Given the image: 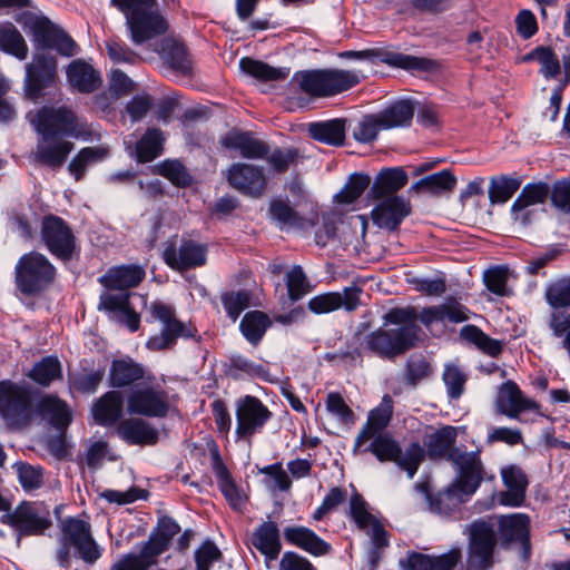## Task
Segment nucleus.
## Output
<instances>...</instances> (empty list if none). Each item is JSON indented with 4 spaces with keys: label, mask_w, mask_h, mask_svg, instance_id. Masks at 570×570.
I'll use <instances>...</instances> for the list:
<instances>
[{
    "label": "nucleus",
    "mask_w": 570,
    "mask_h": 570,
    "mask_svg": "<svg viewBox=\"0 0 570 570\" xmlns=\"http://www.w3.org/2000/svg\"><path fill=\"white\" fill-rule=\"evenodd\" d=\"M0 50L20 60L28 56V46L12 22L0 23Z\"/></svg>",
    "instance_id": "nucleus-47"
},
{
    "label": "nucleus",
    "mask_w": 570,
    "mask_h": 570,
    "mask_svg": "<svg viewBox=\"0 0 570 570\" xmlns=\"http://www.w3.org/2000/svg\"><path fill=\"white\" fill-rule=\"evenodd\" d=\"M442 380L446 386L448 396L451 400H458L462 396L468 376L456 365H446Z\"/></svg>",
    "instance_id": "nucleus-64"
},
{
    "label": "nucleus",
    "mask_w": 570,
    "mask_h": 570,
    "mask_svg": "<svg viewBox=\"0 0 570 570\" xmlns=\"http://www.w3.org/2000/svg\"><path fill=\"white\" fill-rule=\"evenodd\" d=\"M158 174L180 188L189 187L193 184V176L186 166L177 159H166L160 163Z\"/></svg>",
    "instance_id": "nucleus-55"
},
{
    "label": "nucleus",
    "mask_w": 570,
    "mask_h": 570,
    "mask_svg": "<svg viewBox=\"0 0 570 570\" xmlns=\"http://www.w3.org/2000/svg\"><path fill=\"white\" fill-rule=\"evenodd\" d=\"M294 80L311 97H332L358 85L361 77L350 70L313 69L297 71Z\"/></svg>",
    "instance_id": "nucleus-7"
},
{
    "label": "nucleus",
    "mask_w": 570,
    "mask_h": 570,
    "mask_svg": "<svg viewBox=\"0 0 570 570\" xmlns=\"http://www.w3.org/2000/svg\"><path fill=\"white\" fill-rule=\"evenodd\" d=\"M299 153L296 148H275L269 150L268 155L264 158L277 174L286 173L291 166L297 164Z\"/></svg>",
    "instance_id": "nucleus-62"
},
{
    "label": "nucleus",
    "mask_w": 570,
    "mask_h": 570,
    "mask_svg": "<svg viewBox=\"0 0 570 570\" xmlns=\"http://www.w3.org/2000/svg\"><path fill=\"white\" fill-rule=\"evenodd\" d=\"M544 298L554 309L570 306V276L550 282L546 286Z\"/></svg>",
    "instance_id": "nucleus-54"
},
{
    "label": "nucleus",
    "mask_w": 570,
    "mask_h": 570,
    "mask_svg": "<svg viewBox=\"0 0 570 570\" xmlns=\"http://www.w3.org/2000/svg\"><path fill=\"white\" fill-rule=\"evenodd\" d=\"M105 377V368L89 370L83 367L81 371L69 374V386L71 390L81 394H94Z\"/></svg>",
    "instance_id": "nucleus-51"
},
{
    "label": "nucleus",
    "mask_w": 570,
    "mask_h": 570,
    "mask_svg": "<svg viewBox=\"0 0 570 570\" xmlns=\"http://www.w3.org/2000/svg\"><path fill=\"white\" fill-rule=\"evenodd\" d=\"M521 179L517 176L500 175L490 179L489 199L492 204L507 203L520 188Z\"/></svg>",
    "instance_id": "nucleus-50"
},
{
    "label": "nucleus",
    "mask_w": 570,
    "mask_h": 570,
    "mask_svg": "<svg viewBox=\"0 0 570 570\" xmlns=\"http://www.w3.org/2000/svg\"><path fill=\"white\" fill-rule=\"evenodd\" d=\"M72 549L73 556L88 566L95 564L102 556V549L92 537L90 523L79 518L68 517L61 523L55 552L60 568L71 567Z\"/></svg>",
    "instance_id": "nucleus-3"
},
{
    "label": "nucleus",
    "mask_w": 570,
    "mask_h": 570,
    "mask_svg": "<svg viewBox=\"0 0 570 570\" xmlns=\"http://www.w3.org/2000/svg\"><path fill=\"white\" fill-rule=\"evenodd\" d=\"M0 522L11 527L18 538L41 535L52 525L49 511L28 501H22L13 511L2 514Z\"/></svg>",
    "instance_id": "nucleus-13"
},
{
    "label": "nucleus",
    "mask_w": 570,
    "mask_h": 570,
    "mask_svg": "<svg viewBox=\"0 0 570 570\" xmlns=\"http://www.w3.org/2000/svg\"><path fill=\"white\" fill-rule=\"evenodd\" d=\"M40 238L46 249L57 259L67 263L77 252L76 236L69 224L55 214L41 219Z\"/></svg>",
    "instance_id": "nucleus-12"
},
{
    "label": "nucleus",
    "mask_w": 570,
    "mask_h": 570,
    "mask_svg": "<svg viewBox=\"0 0 570 570\" xmlns=\"http://www.w3.org/2000/svg\"><path fill=\"white\" fill-rule=\"evenodd\" d=\"M213 470L217 479L218 488L230 508L237 512H242L247 498L236 484L218 452L213 455Z\"/></svg>",
    "instance_id": "nucleus-32"
},
{
    "label": "nucleus",
    "mask_w": 570,
    "mask_h": 570,
    "mask_svg": "<svg viewBox=\"0 0 570 570\" xmlns=\"http://www.w3.org/2000/svg\"><path fill=\"white\" fill-rule=\"evenodd\" d=\"M169 409L168 393L159 385L135 389L127 396V411L132 415L163 419Z\"/></svg>",
    "instance_id": "nucleus-16"
},
{
    "label": "nucleus",
    "mask_w": 570,
    "mask_h": 570,
    "mask_svg": "<svg viewBox=\"0 0 570 570\" xmlns=\"http://www.w3.org/2000/svg\"><path fill=\"white\" fill-rule=\"evenodd\" d=\"M534 59L541 63L540 72L547 79L556 78L560 73V62L551 47L539 46L534 48L525 60Z\"/></svg>",
    "instance_id": "nucleus-60"
},
{
    "label": "nucleus",
    "mask_w": 570,
    "mask_h": 570,
    "mask_svg": "<svg viewBox=\"0 0 570 570\" xmlns=\"http://www.w3.org/2000/svg\"><path fill=\"white\" fill-rule=\"evenodd\" d=\"M382 61L391 67L401 68L407 71H430L434 68V62L431 59L401 52L387 51L383 55Z\"/></svg>",
    "instance_id": "nucleus-53"
},
{
    "label": "nucleus",
    "mask_w": 570,
    "mask_h": 570,
    "mask_svg": "<svg viewBox=\"0 0 570 570\" xmlns=\"http://www.w3.org/2000/svg\"><path fill=\"white\" fill-rule=\"evenodd\" d=\"M498 537L493 524L479 519L471 523L468 543L466 570H490L494 566Z\"/></svg>",
    "instance_id": "nucleus-11"
},
{
    "label": "nucleus",
    "mask_w": 570,
    "mask_h": 570,
    "mask_svg": "<svg viewBox=\"0 0 570 570\" xmlns=\"http://www.w3.org/2000/svg\"><path fill=\"white\" fill-rule=\"evenodd\" d=\"M393 414V400L390 395H384L379 406L371 410L367 422L357 434L354 443V450L362 446L367 440L374 438L383 431L390 423Z\"/></svg>",
    "instance_id": "nucleus-34"
},
{
    "label": "nucleus",
    "mask_w": 570,
    "mask_h": 570,
    "mask_svg": "<svg viewBox=\"0 0 570 570\" xmlns=\"http://www.w3.org/2000/svg\"><path fill=\"white\" fill-rule=\"evenodd\" d=\"M462 557V549L458 546L439 556L412 551L407 553L406 567L409 570H455Z\"/></svg>",
    "instance_id": "nucleus-24"
},
{
    "label": "nucleus",
    "mask_w": 570,
    "mask_h": 570,
    "mask_svg": "<svg viewBox=\"0 0 570 570\" xmlns=\"http://www.w3.org/2000/svg\"><path fill=\"white\" fill-rule=\"evenodd\" d=\"M550 195V186L544 181L527 184L517 199L514 209L544 204Z\"/></svg>",
    "instance_id": "nucleus-57"
},
{
    "label": "nucleus",
    "mask_w": 570,
    "mask_h": 570,
    "mask_svg": "<svg viewBox=\"0 0 570 570\" xmlns=\"http://www.w3.org/2000/svg\"><path fill=\"white\" fill-rule=\"evenodd\" d=\"M144 376V366L131 357L115 358L109 367L108 384L112 389H126L142 380Z\"/></svg>",
    "instance_id": "nucleus-36"
},
{
    "label": "nucleus",
    "mask_w": 570,
    "mask_h": 570,
    "mask_svg": "<svg viewBox=\"0 0 570 570\" xmlns=\"http://www.w3.org/2000/svg\"><path fill=\"white\" fill-rule=\"evenodd\" d=\"M144 267L135 264L110 267L99 283L109 291H126L137 287L145 278Z\"/></svg>",
    "instance_id": "nucleus-28"
},
{
    "label": "nucleus",
    "mask_w": 570,
    "mask_h": 570,
    "mask_svg": "<svg viewBox=\"0 0 570 570\" xmlns=\"http://www.w3.org/2000/svg\"><path fill=\"white\" fill-rule=\"evenodd\" d=\"M37 50L52 49L63 57L76 55L77 43L60 27L47 17H39L30 26Z\"/></svg>",
    "instance_id": "nucleus-18"
},
{
    "label": "nucleus",
    "mask_w": 570,
    "mask_h": 570,
    "mask_svg": "<svg viewBox=\"0 0 570 570\" xmlns=\"http://www.w3.org/2000/svg\"><path fill=\"white\" fill-rule=\"evenodd\" d=\"M151 316L163 324L160 333L153 335L146 342V347L153 352L171 350L178 338H195L197 328L191 323H184L176 317L175 307L161 301H155L149 307Z\"/></svg>",
    "instance_id": "nucleus-8"
},
{
    "label": "nucleus",
    "mask_w": 570,
    "mask_h": 570,
    "mask_svg": "<svg viewBox=\"0 0 570 570\" xmlns=\"http://www.w3.org/2000/svg\"><path fill=\"white\" fill-rule=\"evenodd\" d=\"M415 112L414 104L409 99L396 100L377 114L383 129L409 127Z\"/></svg>",
    "instance_id": "nucleus-41"
},
{
    "label": "nucleus",
    "mask_w": 570,
    "mask_h": 570,
    "mask_svg": "<svg viewBox=\"0 0 570 570\" xmlns=\"http://www.w3.org/2000/svg\"><path fill=\"white\" fill-rule=\"evenodd\" d=\"M36 390L26 382L0 381V416L11 425H24L32 417Z\"/></svg>",
    "instance_id": "nucleus-9"
},
{
    "label": "nucleus",
    "mask_w": 570,
    "mask_h": 570,
    "mask_svg": "<svg viewBox=\"0 0 570 570\" xmlns=\"http://www.w3.org/2000/svg\"><path fill=\"white\" fill-rule=\"evenodd\" d=\"M272 326L269 316L262 311L247 312L239 323V331L248 343L257 346Z\"/></svg>",
    "instance_id": "nucleus-42"
},
{
    "label": "nucleus",
    "mask_w": 570,
    "mask_h": 570,
    "mask_svg": "<svg viewBox=\"0 0 570 570\" xmlns=\"http://www.w3.org/2000/svg\"><path fill=\"white\" fill-rule=\"evenodd\" d=\"M222 305L227 317L236 322L240 314L252 304V292L249 289L227 291L220 295Z\"/></svg>",
    "instance_id": "nucleus-52"
},
{
    "label": "nucleus",
    "mask_w": 570,
    "mask_h": 570,
    "mask_svg": "<svg viewBox=\"0 0 570 570\" xmlns=\"http://www.w3.org/2000/svg\"><path fill=\"white\" fill-rule=\"evenodd\" d=\"M450 462L456 469L455 480L441 492L439 500L451 498L453 507L468 501L484 479V466L480 451L455 453Z\"/></svg>",
    "instance_id": "nucleus-5"
},
{
    "label": "nucleus",
    "mask_w": 570,
    "mask_h": 570,
    "mask_svg": "<svg viewBox=\"0 0 570 570\" xmlns=\"http://www.w3.org/2000/svg\"><path fill=\"white\" fill-rule=\"evenodd\" d=\"M160 57L171 70L183 76L193 73V62L188 49L183 42L175 39L163 40Z\"/></svg>",
    "instance_id": "nucleus-40"
},
{
    "label": "nucleus",
    "mask_w": 570,
    "mask_h": 570,
    "mask_svg": "<svg viewBox=\"0 0 570 570\" xmlns=\"http://www.w3.org/2000/svg\"><path fill=\"white\" fill-rule=\"evenodd\" d=\"M105 149L100 147H83L70 160L68 170L73 176L76 181L83 179L87 168L100 160L106 156Z\"/></svg>",
    "instance_id": "nucleus-49"
},
{
    "label": "nucleus",
    "mask_w": 570,
    "mask_h": 570,
    "mask_svg": "<svg viewBox=\"0 0 570 570\" xmlns=\"http://www.w3.org/2000/svg\"><path fill=\"white\" fill-rule=\"evenodd\" d=\"M502 481L507 491L501 493L500 502L508 507H520L525 499L528 479L525 473L517 465H509L501 471Z\"/></svg>",
    "instance_id": "nucleus-38"
},
{
    "label": "nucleus",
    "mask_w": 570,
    "mask_h": 570,
    "mask_svg": "<svg viewBox=\"0 0 570 570\" xmlns=\"http://www.w3.org/2000/svg\"><path fill=\"white\" fill-rule=\"evenodd\" d=\"M124 395L120 391L111 390L96 399L91 406L95 422L105 428L114 426L124 415Z\"/></svg>",
    "instance_id": "nucleus-25"
},
{
    "label": "nucleus",
    "mask_w": 570,
    "mask_h": 570,
    "mask_svg": "<svg viewBox=\"0 0 570 570\" xmlns=\"http://www.w3.org/2000/svg\"><path fill=\"white\" fill-rule=\"evenodd\" d=\"M27 118L39 136L32 159L53 171L62 168L73 150V142L65 138L78 139L91 134L87 121L81 120L67 105H46L28 112Z\"/></svg>",
    "instance_id": "nucleus-1"
},
{
    "label": "nucleus",
    "mask_w": 570,
    "mask_h": 570,
    "mask_svg": "<svg viewBox=\"0 0 570 570\" xmlns=\"http://www.w3.org/2000/svg\"><path fill=\"white\" fill-rule=\"evenodd\" d=\"M268 214L281 229L295 227L304 228L306 219L283 199H273L269 203Z\"/></svg>",
    "instance_id": "nucleus-48"
},
{
    "label": "nucleus",
    "mask_w": 570,
    "mask_h": 570,
    "mask_svg": "<svg viewBox=\"0 0 570 570\" xmlns=\"http://www.w3.org/2000/svg\"><path fill=\"white\" fill-rule=\"evenodd\" d=\"M365 451L373 453L380 462H394L410 479L416 474L425 458L420 442H412L403 453L399 442L387 434L374 436Z\"/></svg>",
    "instance_id": "nucleus-10"
},
{
    "label": "nucleus",
    "mask_w": 570,
    "mask_h": 570,
    "mask_svg": "<svg viewBox=\"0 0 570 570\" xmlns=\"http://www.w3.org/2000/svg\"><path fill=\"white\" fill-rule=\"evenodd\" d=\"M286 287L291 301H299L309 289L308 279L299 265L294 266L286 274Z\"/></svg>",
    "instance_id": "nucleus-63"
},
{
    "label": "nucleus",
    "mask_w": 570,
    "mask_h": 570,
    "mask_svg": "<svg viewBox=\"0 0 570 570\" xmlns=\"http://www.w3.org/2000/svg\"><path fill=\"white\" fill-rule=\"evenodd\" d=\"M456 186V177L450 169L425 176L415 181L411 189L419 193L425 191L433 196L451 193Z\"/></svg>",
    "instance_id": "nucleus-44"
},
{
    "label": "nucleus",
    "mask_w": 570,
    "mask_h": 570,
    "mask_svg": "<svg viewBox=\"0 0 570 570\" xmlns=\"http://www.w3.org/2000/svg\"><path fill=\"white\" fill-rule=\"evenodd\" d=\"M497 405L501 414L510 419H518L520 413L527 410H538L539 404L534 400L525 399L519 385L509 380L504 382L498 393Z\"/></svg>",
    "instance_id": "nucleus-26"
},
{
    "label": "nucleus",
    "mask_w": 570,
    "mask_h": 570,
    "mask_svg": "<svg viewBox=\"0 0 570 570\" xmlns=\"http://www.w3.org/2000/svg\"><path fill=\"white\" fill-rule=\"evenodd\" d=\"M411 213L412 207L409 200L402 196H391L381 199L372 209L371 218L379 228L396 232Z\"/></svg>",
    "instance_id": "nucleus-20"
},
{
    "label": "nucleus",
    "mask_w": 570,
    "mask_h": 570,
    "mask_svg": "<svg viewBox=\"0 0 570 570\" xmlns=\"http://www.w3.org/2000/svg\"><path fill=\"white\" fill-rule=\"evenodd\" d=\"M161 258L171 269L187 272L202 267L207 262V246L189 238H181L179 246L175 237L166 243Z\"/></svg>",
    "instance_id": "nucleus-15"
},
{
    "label": "nucleus",
    "mask_w": 570,
    "mask_h": 570,
    "mask_svg": "<svg viewBox=\"0 0 570 570\" xmlns=\"http://www.w3.org/2000/svg\"><path fill=\"white\" fill-rule=\"evenodd\" d=\"M26 375L37 385L48 387L62 379V366L57 356L48 355L36 362Z\"/></svg>",
    "instance_id": "nucleus-45"
},
{
    "label": "nucleus",
    "mask_w": 570,
    "mask_h": 570,
    "mask_svg": "<svg viewBox=\"0 0 570 570\" xmlns=\"http://www.w3.org/2000/svg\"><path fill=\"white\" fill-rule=\"evenodd\" d=\"M383 326L364 333L368 323H360L355 333L363 352L382 360L394 361L417 346L422 332L417 311L413 306L393 307L383 315Z\"/></svg>",
    "instance_id": "nucleus-2"
},
{
    "label": "nucleus",
    "mask_w": 570,
    "mask_h": 570,
    "mask_svg": "<svg viewBox=\"0 0 570 570\" xmlns=\"http://www.w3.org/2000/svg\"><path fill=\"white\" fill-rule=\"evenodd\" d=\"M238 372H242L252 377H258L267 382H272L269 371L262 364H256L247 357L235 354L229 357L228 373L233 377L238 376Z\"/></svg>",
    "instance_id": "nucleus-58"
},
{
    "label": "nucleus",
    "mask_w": 570,
    "mask_h": 570,
    "mask_svg": "<svg viewBox=\"0 0 570 570\" xmlns=\"http://www.w3.org/2000/svg\"><path fill=\"white\" fill-rule=\"evenodd\" d=\"M370 184L371 177L367 174L354 173L350 176L342 190L336 194L335 199L337 203L350 205L362 196Z\"/></svg>",
    "instance_id": "nucleus-56"
},
{
    "label": "nucleus",
    "mask_w": 570,
    "mask_h": 570,
    "mask_svg": "<svg viewBox=\"0 0 570 570\" xmlns=\"http://www.w3.org/2000/svg\"><path fill=\"white\" fill-rule=\"evenodd\" d=\"M407 174L402 167L384 168L376 175L368 189L367 197L380 200L396 196L395 194L407 184Z\"/></svg>",
    "instance_id": "nucleus-30"
},
{
    "label": "nucleus",
    "mask_w": 570,
    "mask_h": 570,
    "mask_svg": "<svg viewBox=\"0 0 570 570\" xmlns=\"http://www.w3.org/2000/svg\"><path fill=\"white\" fill-rule=\"evenodd\" d=\"M227 149L238 150L247 159H264L269 153V146L255 137L252 131L228 132L222 140Z\"/></svg>",
    "instance_id": "nucleus-29"
},
{
    "label": "nucleus",
    "mask_w": 570,
    "mask_h": 570,
    "mask_svg": "<svg viewBox=\"0 0 570 570\" xmlns=\"http://www.w3.org/2000/svg\"><path fill=\"white\" fill-rule=\"evenodd\" d=\"M169 547L157 539L156 534H149L146 542L142 543L139 553H127L119 561L127 570H149L157 564V559L166 552Z\"/></svg>",
    "instance_id": "nucleus-35"
},
{
    "label": "nucleus",
    "mask_w": 570,
    "mask_h": 570,
    "mask_svg": "<svg viewBox=\"0 0 570 570\" xmlns=\"http://www.w3.org/2000/svg\"><path fill=\"white\" fill-rule=\"evenodd\" d=\"M250 544L266 561L276 560L282 550L281 532L276 522L264 521L252 533Z\"/></svg>",
    "instance_id": "nucleus-33"
},
{
    "label": "nucleus",
    "mask_w": 570,
    "mask_h": 570,
    "mask_svg": "<svg viewBox=\"0 0 570 570\" xmlns=\"http://www.w3.org/2000/svg\"><path fill=\"white\" fill-rule=\"evenodd\" d=\"M124 13L134 45L140 46L168 30L167 20L153 8L156 0H110Z\"/></svg>",
    "instance_id": "nucleus-4"
},
{
    "label": "nucleus",
    "mask_w": 570,
    "mask_h": 570,
    "mask_svg": "<svg viewBox=\"0 0 570 570\" xmlns=\"http://www.w3.org/2000/svg\"><path fill=\"white\" fill-rule=\"evenodd\" d=\"M35 410L59 431L66 430L72 421V413L67 402L55 394L42 395L36 403Z\"/></svg>",
    "instance_id": "nucleus-31"
},
{
    "label": "nucleus",
    "mask_w": 570,
    "mask_h": 570,
    "mask_svg": "<svg viewBox=\"0 0 570 570\" xmlns=\"http://www.w3.org/2000/svg\"><path fill=\"white\" fill-rule=\"evenodd\" d=\"M283 534L288 544L295 546L313 557L326 556L332 551V546L309 528L286 527Z\"/></svg>",
    "instance_id": "nucleus-27"
},
{
    "label": "nucleus",
    "mask_w": 570,
    "mask_h": 570,
    "mask_svg": "<svg viewBox=\"0 0 570 570\" xmlns=\"http://www.w3.org/2000/svg\"><path fill=\"white\" fill-rule=\"evenodd\" d=\"M66 73L69 85L80 94H91L102 82L100 72L81 59L71 61Z\"/></svg>",
    "instance_id": "nucleus-37"
},
{
    "label": "nucleus",
    "mask_w": 570,
    "mask_h": 570,
    "mask_svg": "<svg viewBox=\"0 0 570 570\" xmlns=\"http://www.w3.org/2000/svg\"><path fill=\"white\" fill-rule=\"evenodd\" d=\"M308 134L314 140L340 147L345 142L346 120L343 118H334L325 121L312 122L308 125Z\"/></svg>",
    "instance_id": "nucleus-39"
},
{
    "label": "nucleus",
    "mask_w": 570,
    "mask_h": 570,
    "mask_svg": "<svg viewBox=\"0 0 570 570\" xmlns=\"http://www.w3.org/2000/svg\"><path fill=\"white\" fill-rule=\"evenodd\" d=\"M115 432L128 445L148 446L159 441L158 430L142 417L121 420Z\"/></svg>",
    "instance_id": "nucleus-22"
},
{
    "label": "nucleus",
    "mask_w": 570,
    "mask_h": 570,
    "mask_svg": "<svg viewBox=\"0 0 570 570\" xmlns=\"http://www.w3.org/2000/svg\"><path fill=\"white\" fill-rule=\"evenodd\" d=\"M498 534L503 549L519 543L527 553L530 552V518L527 514L502 515L499 519Z\"/></svg>",
    "instance_id": "nucleus-21"
},
{
    "label": "nucleus",
    "mask_w": 570,
    "mask_h": 570,
    "mask_svg": "<svg viewBox=\"0 0 570 570\" xmlns=\"http://www.w3.org/2000/svg\"><path fill=\"white\" fill-rule=\"evenodd\" d=\"M57 73V59L46 52H37L32 61L26 67L24 91L26 97L37 101L43 97V90L55 82Z\"/></svg>",
    "instance_id": "nucleus-17"
},
{
    "label": "nucleus",
    "mask_w": 570,
    "mask_h": 570,
    "mask_svg": "<svg viewBox=\"0 0 570 570\" xmlns=\"http://www.w3.org/2000/svg\"><path fill=\"white\" fill-rule=\"evenodd\" d=\"M509 267L495 265L488 268L483 274V282L487 288L497 296H509L511 291L508 287Z\"/></svg>",
    "instance_id": "nucleus-59"
},
{
    "label": "nucleus",
    "mask_w": 570,
    "mask_h": 570,
    "mask_svg": "<svg viewBox=\"0 0 570 570\" xmlns=\"http://www.w3.org/2000/svg\"><path fill=\"white\" fill-rule=\"evenodd\" d=\"M57 268L37 250L23 254L14 267V284L24 296H38L56 281Z\"/></svg>",
    "instance_id": "nucleus-6"
},
{
    "label": "nucleus",
    "mask_w": 570,
    "mask_h": 570,
    "mask_svg": "<svg viewBox=\"0 0 570 570\" xmlns=\"http://www.w3.org/2000/svg\"><path fill=\"white\" fill-rule=\"evenodd\" d=\"M432 374V367L426 357L422 354L411 355L405 365V383L416 386L419 382Z\"/></svg>",
    "instance_id": "nucleus-61"
},
{
    "label": "nucleus",
    "mask_w": 570,
    "mask_h": 570,
    "mask_svg": "<svg viewBox=\"0 0 570 570\" xmlns=\"http://www.w3.org/2000/svg\"><path fill=\"white\" fill-rule=\"evenodd\" d=\"M236 441H248L262 432L273 413L256 396L245 395L236 401Z\"/></svg>",
    "instance_id": "nucleus-14"
},
{
    "label": "nucleus",
    "mask_w": 570,
    "mask_h": 570,
    "mask_svg": "<svg viewBox=\"0 0 570 570\" xmlns=\"http://www.w3.org/2000/svg\"><path fill=\"white\" fill-rule=\"evenodd\" d=\"M458 438V428L452 425H443L433 433L426 434L424 438V453L430 460H446L450 462V456H455V453H461L459 448L454 444Z\"/></svg>",
    "instance_id": "nucleus-23"
},
{
    "label": "nucleus",
    "mask_w": 570,
    "mask_h": 570,
    "mask_svg": "<svg viewBox=\"0 0 570 570\" xmlns=\"http://www.w3.org/2000/svg\"><path fill=\"white\" fill-rule=\"evenodd\" d=\"M164 132L159 128H148L136 142V159L145 164L156 159L163 151Z\"/></svg>",
    "instance_id": "nucleus-46"
},
{
    "label": "nucleus",
    "mask_w": 570,
    "mask_h": 570,
    "mask_svg": "<svg viewBox=\"0 0 570 570\" xmlns=\"http://www.w3.org/2000/svg\"><path fill=\"white\" fill-rule=\"evenodd\" d=\"M240 70L263 82L285 80L289 75V68H276L262 60L243 57L239 60Z\"/></svg>",
    "instance_id": "nucleus-43"
},
{
    "label": "nucleus",
    "mask_w": 570,
    "mask_h": 570,
    "mask_svg": "<svg viewBox=\"0 0 570 570\" xmlns=\"http://www.w3.org/2000/svg\"><path fill=\"white\" fill-rule=\"evenodd\" d=\"M226 178L230 187L252 198H262L268 186L264 168L245 163L232 164Z\"/></svg>",
    "instance_id": "nucleus-19"
}]
</instances>
